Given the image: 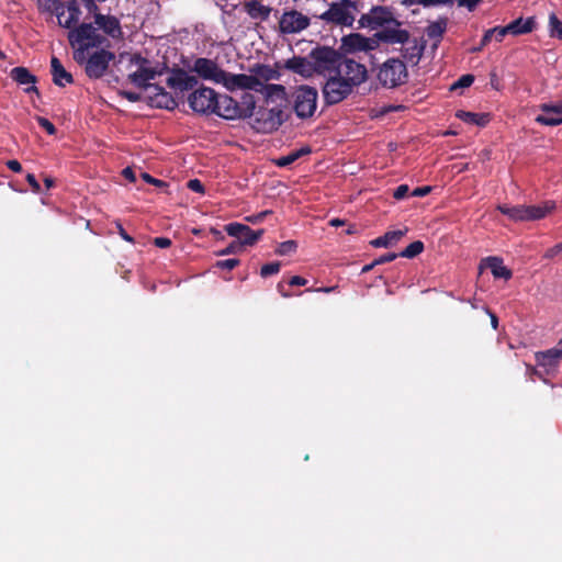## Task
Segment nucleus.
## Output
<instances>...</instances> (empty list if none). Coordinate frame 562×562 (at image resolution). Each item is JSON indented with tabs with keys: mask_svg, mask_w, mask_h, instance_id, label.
I'll use <instances>...</instances> for the list:
<instances>
[{
	"mask_svg": "<svg viewBox=\"0 0 562 562\" xmlns=\"http://www.w3.org/2000/svg\"><path fill=\"white\" fill-rule=\"evenodd\" d=\"M554 209V201H546L541 205H527V221L541 220L551 213Z\"/></svg>",
	"mask_w": 562,
	"mask_h": 562,
	"instance_id": "7c9ffc66",
	"label": "nucleus"
},
{
	"mask_svg": "<svg viewBox=\"0 0 562 562\" xmlns=\"http://www.w3.org/2000/svg\"><path fill=\"white\" fill-rule=\"evenodd\" d=\"M307 283L306 279L302 278V277H299V276H294L290 279L289 281V284L290 285H297V286H303Z\"/></svg>",
	"mask_w": 562,
	"mask_h": 562,
	"instance_id": "e2e57ef3",
	"label": "nucleus"
},
{
	"mask_svg": "<svg viewBox=\"0 0 562 562\" xmlns=\"http://www.w3.org/2000/svg\"><path fill=\"white\" fill-rule=\"evenodd\" d=\"M280 271V263L279 262H270L266 263L260 269V276L262 278H268L272 274H277Z\"/></svg>",
	"mask_w": 562,
	"mask_h": 562,
	"instance_id": "ea45409f",
	"label": "nucleus"
},
{
	"mask_svg": "<svg viewBox=\"0 0 562 562\" xmlns=\"http://www.w3.org/2000/svg\"><path fill=\"white\" fill-rule=\"evenodd\" d=\"M255 108L256 101L251 93H244L240 102L227 94H217L214 113L226 120L246 119L251 116Z\"/></svg>",
	"mask_w": 562,
	"mask_h": 562,
	"instance_id": "7ed1b4c3",
	"label": "nucleus"
},
{
	"mask_svg": "<svg viewBox=\"0 0 562 562\" xmlns=\"http://www.w3.org/2000/svg\"><path fill=\"white\" fill-rule=\"evenodd\" d=\"M132 61H134L138 68L128 75L131 82L138 88L151 89L154 85H150L149 81L155 79L158 72L150 67L147 59L142 58L140 56H134Z\"/></svg>",
	"mask_w": 562,
	"mask_h": 562,
	"instance_id": "2eb2a0df",
	"label": "nucleus"
},
{
	"mask_svg": "<svg viewBox=\"0 0 562 562\" xmlns=\"http://www.w3.org/2000/svg\"><path fill=\"white\" fill-rule=\"evenodd\" d=\"M116 225V228H117V233L119 235L125 240V241H128V243H134V239L132 236H130L125 229L123 228L122 224L120 222H116L115 223Z\"/></svg>",
	"mask_w": 562,
	"mask_h": 562,
	"instance_id": "13d9d810",
	"label": "nucleus"
},
{
	"mask_svg": "<svg viewBox=\"0 0 562 562\" xmlns=\"http://www.w3.org/2000/svg\"><path fill=\"white\" fill-rule=\"evenodd\" d=\"M38 124L49 134V135H54L56 133V128L54 126V124L48 121L47 119L43 117V116H37L36 117Z\"/></svg>",
	"mask_w": 562,
	"mask_h": 562,
	"instance_id": "49530a36",
	"label": "nucleus"
},
{
	"mask_svg": "<svg viewBox=\"0 0 562 562\" xmlns=\"http://www.w3.org/2000/svg\"><path fill=\"white\" fill-rule=\"evenodd\" d=\"M482 0H460L459 7H465L469 11H473Z\"/></svg>",
	"mask_w": 562,
	"mask_h": 562,
	"instance_id": "4d7b16f0",
	"label": "nucleus"
},
{
	"mask_svg": "<svg viewBox=\"0 0 562 562\" xmlns=\"http://www.w3.org/2000/svg\"><path fill=\"white\" fill-rule=\"evenodd\" d=\"M7 166L10 170L14 171V172H21L22 171V166L21 164L18 161V160H8L7 161Z\"/></svg>",
	"mask_w": 562,
	"mask_h": 562,
	"instance_id": "0e129e2a",
	"label": "nucleus"
},
{
	"mask_svg": "<svg viewBox=\"0 0 562 562\" xmlns=\"http://www.w3.org/2000/svg\"><path fill=\"white\" fill-rule=\"evenodd\" d=\"M407 228L405 229H398V231H390V232H386L383 236H380L373 240L370 241V244L373 246V247H384V248H387V247H391L393 246L394 244H396L406 233H407Z\"/></svg>",
	"mask_w": 562,
	"mask_h": 562,
	"instance_id": "c756f323",
	"label": "nucleus"
},
{
	"mask_svg": "<svg viewBox=\"0 0 562 562\" xmlns=\"http://www.w3.org/2000/svg\"><path fill=\"white\" fill-rule=\"evenodd\" d=\"M26 181L29 182L34 192H40L41 186L33 173L26 175Z\"/></svg>",
	"mask_w": 562,
	"mask_h": 562,
	"instance_id": "5fc2aeb1",
	"label": "nucleus"
},
{
	"mask_svg": "<svg viewBox=\"0 0 562 562\" xmlns=\"http://www.w3.org/2000/svg\"><path fill=\"white\" fill-rule=\"evenodd\" d=\"M494 33H492V29L487 30L481 40V47L486 46L492 41Z\"/></svg>",
	"mask_w": 562,
	"mask_h": 562,
	"instance_id": "69168bd1",
	"label": "nucleus"
},
{
	"mask_svg": "<svg viewBox=\"0 0 562 562\" xmlns=\"http://www.w3.org/2000/svg\"><path fill=\"white\" fill-rule=\"evenodd\" d=\"M114 58V54L103 47L95 49L93 53H86L83 60H75L77 64L85 66V71L89 78H100L106 71L110 61Z\"/></svg>",
	"mask_w": 562,
	"mask_h": 562,
	"instance_id": "6e6552de",
	"label": "nucleus"
},
{
	"mask_svg": "<svg viewBox=\"0 0 562 562\" xmlns=\"http://www.w3.org/2000/svg\"><path fill=\"white\" fill-rule=\"evenodd\" d=\"M310 57L313 59L315 72L330 77L337 75L342 56L333 48L321 47L312 50Z\"/></svg>",
	"mask_w": 562,
	"mask_h": 562,
	"instance_id": "1a4fd4ad",
	"label": "nucleus"
},
{
	"mask_svg": "<svg viewBox=\"0 0 562 562\" xmlns=\"http://www.w3.org/2000/svg\"><path fill=\"white\" fill-rule=\"evenodd\" d=\"M58 24L69 31L76 27L81 16V11L76 1H70L66 7L60 5L56 9Z\"/></svg>",
	"mask_w": 562,
	"mask_h": 562,
	"instance_id": "aec40b11",
	"label": "nucleus"
},
{
	"mask_svg": "<svg viewBox=\"0 0 562 562\" xmlns=\"http://www.w3.org/2000/svg\"><path fill=\"white\" fill-rule=\"evenodd\" d=\"M394 19L393 13L385 7H373L368 13H364L359 19L361 27L370 30H382L389 22Z\"/></svg>",
	"mask_w": 562,
	"mask_h": 562,
	"instance_id": "dca6fc26",
	"label": "nucleus"
},
{
	"mask_svg": "<svg viewBox=\"0 0 562 562\" xmlns=\"http://www.w3.org/2000/svg\"><path fill=\"white\" fill-rule=\"evenodd\" d=\"M122 175L125 179H127L131 182H134L136 179L133 169L130 167H126L125 169H123Z\"/></svg>",
	"mask_w": 562,
	"mask_h": 562,
	"instance_id": "338daca9",
	"label": "nucleus"
},
{
	"mask_svg": "<svg viewBox=\"0 0 562 562\" xmlns=\"http://www.w3.org/2000/svg\"><path fill=\"white\" fill-rule=\"evenodd\" d=\"M424 250V244L420 240L411 243L401 254L404 258H414Z\"/></svg>",
	"mask_w": 562,
	"mask_h": 562,
	"instance_id": "4c0bfd02",
	"label": "nucleus"
},
{
	"mask_svg": "<svg viewBox=\"0 0 562 562\" xmlns=\"http://www.w3.org/2000/svg\"><path fill=\"white\" fill-rule=\"evenodd\" d=\"M270 213H271V211H263V212H260V213H258L256 215L247 216L246 221H248L250 223H259Z\"/></svg>",
	"mask_w": 562,
	"mask_h": 562,
	"instance_id": "6e6d98bb",
	"label": "nucleus"
},
{
	"mask_svg": "<svg viewBox=\"0 0 562 562\" xmlns=\"http://www.w3.org/2000/svg\"><path fill=\"white\" fill-rule=\"evenodd\" d=\"M338 66L337 75L353 88L367 80V68L362 64L353 59L341 57Z\"/></svg>",
	"mask_w": 562,
	"mask_h": 562,
	"instance_id": "4468645a",
	"label": "nucleus"
},
{
	"mask_svg": "<svg viewBox=\"0 0 562 562\" xmlns=\"http://www.w3.org/2000/svg\"><path fill=\"white\" fill-rule=\"evenodd\" d=\"M189 70L199 78L215 85H222L228 91L237 90H258L260 83L257 79L248 77L246 74H231L221 68L216 60L198 57L189 66Z\"/></svg>",
	"mask_w": 562,
	"mask_h": 562,
	"instance_id": "f257e3e1",
	"label": "nucleus"
},
{
	"mask_svg": "<svg viewBox=\"0 0 562 562\" xmlns=\"http://www.w3.org/2000/svg\"><path fill=\"white\" fill-rule=\"evenodd\" d=\"M37 5L38 9L44 12L56 11V9L60 7L57 5V0H37Z\"/></svg>",
	"mask_w": 562,
	"mask_h": 562,
	"instance_id": "c03bdc74",
	"label": "nucleus"
},
{
	"mask_svg": "<svg viewBox=\"0 0 562 562\" xmlns=\"http://www.w3.org/2000/svg\"><path fill=\"white\" fill-rule=\"evenodd\" d=\"M473 81L474 77L472 75H463L451 86V90H457L459 88H468L473 83Z\"/></svg>",
	"mask_w": 562,
	"mask_h": 562,
	"instance_id": "37998d69",
	"label": "nucleus"
},
{
	"mask_svg": "<svg viewBox=\"0 0 562 562\" xmlns=\"http://www.w3.org/2000/svg\"><path fill=\"white\" fill-rule=\"evenodd\" d=\"M251 71L254 75H247L248 77H252L257 79V81L260 83V88L258 90H255L256 92H262L263 89H266V92L268 95H283L285 93V89L281 85H268L265 86V81L270 80H278L280 77V74L278 70L273 69L272 67L268 65H256Z\"/></svg>",
	"mask_w": 562,
	"mask_h": 562,
	"instance_id": "9b49d317",
	"label": "nucleus"
},
{
	"mask_svg": "<svg viewBox=\"0 0 562 562\" xmlns=\"http://www.w3.org/2000/svg\"><path fill=\"white\" fill-rule=\"evenodd\" d=\"M344 46L351 52H370L379 47L375 33L366 37L359 33L350 34L342 38Z\"/></svg>",
	"mask_w": 562,
	"mask_h": 562,
	"instance_id": "412c9836",
	"label": "nucleus"
},
{
	"mask_svg": "<svg viewBox=\"0 0 562 562\" xmlns=\"http://www.w3.org/2000/svg\"><path fill=\"white\" fill-rule=\"evenodd\" d=\"M247 11L252 18L267 19L270 9L263 5L259 0H251L247 3Z\"/></svg>",
	"mask_w": 562,
	"mask_h": 562,
	"instance_id": "c9c22d12",
	"label": "nucleus"
},
{
	"mask_svg": "<svg viewBox=\"0 0 562 562\" xmlns=\"http://www.w3.org/2000/svg\"><path fill=\"white\" fill-rule=\"evenodd\" d=\"M488 268L494 278L509 280L513 276L512 271L504 266L503 259L499 257H487L482 260L480 269Z\"/></svg>",
	"mask_w": 562,
	"mask_h": 562,
	"instance_id": "bb28decb",
	"label": "nucleus"
},
{
	"mask_svg": "<svg viewBox=\"0 0 562 562\" xmlns=\"http://www.w3.org/2000/svg\"><path fill=\"white\" fill-rule=\"evenodd\" d=\"M425 41L423 38L417 40H408V42L403 45L402 48V56L405 60L408 63H412L413 65H417L423 56V53L425 50Z\"/></svg>",
	"mask_w": 562,
	"mask_h": 562,
	"instance_id": "b1692460",
	"label": "nucleus"
},
{
	"mask_svg": "<svg viewBox=\"0 0 562 562\" xmlns=\"http://www.w3.org/2000/svg\"><path fill=\"white\" fill-rule=\"evenodd\" d=\"M94 25L98 31L102 30L108 36L114 40L122 37L120 21L114 15L95 13Z\"/></svg>",
	"mask_w": 562,
	"mask_h": 562,
	"instance_id": "5701e85b",
	"label": "nucleus"
},
{
	"mask_svg": "<svg viewBox=\"0 0 562 562\" xmlns=\"http://www.w3.org/2000/svg\"><path fill=\"white\" fill-rule=\"evenodd\" d=\"M240 245L239 244H236V243H232L231 245H228L225 249L221 250L220 251V255L221 256H225V255H229V254H235L237 252V250L239 249Z\"/></svg>",
	"mask_w": 562,
	"mask_h": 562,
	"instance_id": "052dcab7",
	"label": "nucleus"
},
{
	"mask_svg": "<svg viewBox=\"0 0 562 562\" xmlns=\"http://www.w3.org/2000/svg\"><path fill=\"white\" fill-rule=\"evenodd\" d=\"M407 68L400 58H389L378 71L379 82L386 88H395L406 82Z\"/></svg>",
	"mask_w": 562,
	"mask_h": 562,
	"instance_id": "423d86ee",
	"label": "nucleus"
},
{
	"mask_svg": "<svg viewBox=\"0 0 562 562\" xmlns=\"http://www.w3.org/2000/svg\"><path fill=\"white\" fill-rule=\"evenodd\" d=\"M562 105V100L558 102L542 103L540 110L544 114L538 115L535 121L546 126H558L562 124V112H558V108Z\"/></svg>",
	"mask_w": 562,
	"mask_h": 562,
	"instance_id": "4be33fe9",
	"label": "nucleus"
},
{
	"mask_svg": "<svg viewBox=\"0 0 562 562\" xmlns=\"http://www.w3.org/2000/svg\"><path fill=\"white\" fill-rule=\"evenodd\" d=\"M238 265H239V260L235 259V258L220 260L216 262V267H218L221 269H226V270H233Z\"/></svg>",
	"mask_w": 562,
	"mask_h": 562,
	"instance_id": "a18cd8bd",
	"label": "nucleus"
},
{
	"mask_svg": "<svg viewBox=\"0 0 562 562\" xmlns=\"http://www.w3.org/2000/svg\"><path fill=\"white\" fill-rule=\"evenodd\" d=\"M310 25L308 16L296 10L283 12L279 20L280 32L283 34L300 33Z\"/></svg>",
	"mask_w": 562,
	"mask_h": 562,
	"instance_id": "f3484780",
	"label": "nucleus"
},
{
	"mask_svg": "<svg viewBox=\"0 0 562 562\" xmlns=\"http://www.w3.org/2000/svg\"><path fill=\"white\" fill-rule=\"evenodd\" d=\"M431 191V188L430 187H419V188H416L413 192H412V195L414 196H425L427 195L429 192Z\"/></svg>",
	"mask_w": 562,
	"mask_h": 562,
	"instance_id": "680f3d73",
	"label": "nucleus"
},
{
	"mask_svg": "<svg viewBox=\"0 0 562 562\" xmlns=\"http://www.w3.org/2000/svg\"><path fill=\"white\" fill-rule=\"evenodd\" d=\"M226 233L239 239V245L252 246L263 235V229L252 231L249 226L240 223H229L225 226Z\"/></svg>",
	"mask_w": 562,
	"mask_h": 562,
	"instance_id": "a211bd4d",
	"label": "nucleus"
},
{
	"mask_svg": "<svg viewBox=\"0 0 562 562\" xmlns=\"http://www.w3.org/2000/svg\"><path fill=\"white\" fill-rule=\"evenodd\" d=\"M446 29H447V20L440 19L435 22H431L427 26L426 34L429 38H434L437 42H439L440 38L442 37L443 33L446 32Z\"/></svg>",
	"mask_w": 562,
	"mask_h": 562,
	"instance_id": "f704fd0d",
	"label": "nucleus"
},
{
	"mask_svg": "<svg viewBox=\"0 0 562 562\" xmlns=\"http://www.w3.org/2000/svg\"><path fill=\"white\" fill-rule=\"evenodd\" d=\"M562 356V350L559 346L549 350L538 352L536 355L537 363L541 367L555 366Z\"/></svg>",
	"mask_w": 562,
	"mask_h": 562,
	"instance_id": "2f4dec72",
	"label": "nucleus"
},
{
	"mask_svg": "<svg viewBox=\"0 0 562 562\" xmlns=\"http://www.w3.org/2000/svg\"><path fill=\"white\" fill-rule=\"evenodd\" d=\"M533 25H535V21L532 18H528L526 20L522 18H519V19L514 20L506 26L508 29L509 34L520 35V34H527V33L531 32L533 29Z\"/></svg>",
	"mask_w": 562,
	"mask_h": 562,
	"instance_id": "473e14b6",
	"label": "nucleus"
},
{
	"mask_svg": "<svg viewBox=\"0 0 562 562\" xmlns=\"http://www.w3.org/2000/svg\"><path fill=\"white\" fill-rule=\"evenodd\" d=\"M50 72L53 82L58 87H65L74 81L72 75L65 69L60 60L55 56L50 59Z\"/></svg>",
	"mask_w": 562,
	"mask_h": 562,
	"instance_id": "cd10ccee",
	"label": "nucleus"
},
{
	"mask_svg": "<svg viewBox=\"0 0 562 562\" xmlns=\"http://www.w3.org/2000/svg\"><path fill=\"white\" fill-rule=\"evenodd\" d=\"M397 256H398L397 254L390 252V254L383 255V256L379 257L378 259H375L374 263H376V266H378V265H382L385 262H391L394 259H396Z\"/></svg>",
	"mask_w": 562,
	"mask_h": 562,
	"instance_id": "603ef678",
	"label": "nucleus"
},
{
	"mask_svg": "<svg viewBox=\"0 0 562 562\" xmlns=\"http://www.w3.org/2000/svg\"><path fill=\"white\" fill-rule=\"evenodd\" d=\"M217 93L209 87L194 90L188 98L190 108L201 114L214 113Z\"/></svg>",
	"mask_w": 562,
	"mask_h": 562,
	"instance_id": "f8f14e48",
	"label": "nucleus"
},
{
	"mask_svg": "<svg viewBox=\"0 0 562 562\" xmlns=\"http://www.w3.org/2000/svg\"><path fill=\"white\" fill-rule=\"evenodd\" d=\"M375 36L378 40V45L380 42L389 45H405L408 42L411 34L406 29L403 27V23L394 18L382 30H379L375 33Z\"/></svg>",
	"mask_w": 562,
	"mask_h": 562,
	"instance_id": "ddd939ff",
	"label": "nucleus"
},
{
	"mask_svg": "<svg viewBox=\"0 0 562 562\" xmlns=\"http://www.w3.org/2000/svg\"><path fill=\"white\" fill-rule=\"evenodd\" d=\"M492 33H494V38L497 42H502L503 38L509 34L507 26H495L492 29Z\"/></svg>",
	"mask_w": 562,
	"mask_h": 562,
	"instance_id": "de8ad7c7",
	"label": "nucleus"
},
{
	"mask_svg": "<svg viewBox=\"0 0 562 562\" xmlns=\"http://www.w3.org/2000/svg\"><path fill=\"white\" fill-rule=\"evenodd\" d=\"M250 119L251 127L258 133H271L277 131L284 121V113L280 106L254 110Z\"/></svg>",
	"mask_w": 562,
	"mask_h": 562,
	"instance_id": "20e7f679",
	"label": "nucleus"
},
{
	"mask_svg": "<svg viewBox=\"0 0 562 562\" xmlns=\"http://www.w3.org/2000/svg\"><path fill=\"white\" fill-rule=\"evenodd\" d=\"M527 205L512 206V220L513 221H527Z\"/></svg>",
	"mask_w": 562,
	"mask_h": 562,
	"instance_id": "a19ab883",
	"label": "nucleus"
},
{
	"mask_svg": "<svg viewBox=\"0 0 562 562\" xmlns=\"http://www.w3.org/2000/svg\"><path fill=\"white\" fill-rule=\"evenodd\" d=\"M122 95L131 102H136L139 100V95L135 92L124 91L122 92Z\"/></svg>",
	"mask_w": 562,
	"mask_h": 562,
	"instance_id": "774afa93",
	"label": "nucleus"
},
{
	"mask_svg": "<svg viewBox=\"0 0 562 562\" xmlns=\"http://www.w3.org/2000/svg\"><path fill=\"white\" fill-rule=\"evenodd\" d=\"M68 42L72 48L75 60H83L85 54L91 49H98L106 44V37L103 36L94 23H80L68 32Z\"/></svg>",
	"mask_w": 562,
	"mask_h": 562,
	"instance_id": "f03ea898",
	"label": "nucleus"
},
{
	"mask_svg": "<svg viewBox=\"0 0 562 562\" xmlns=\"http://www.w3.org/2000/svg\"><path fill=\"white\" fill-rule=\"evenodd\" d=\"M457 117L465 123L477 125V126H485L490 122V115L484 114V113L458 111Z\"/></svg>",
	"mask_w": 562,
	"mask_h": 562,
	"instance_id": "72a5a7b5",
	"label": "nucleus"
},
{
	"mask_svg": "<svg viewBox=\"0 0 562 562\" xmlns=\"http://www.w3.org/2000/svg\"><path fill=\"white\" fill-rule=\"evenodd\" d=\"M308 153H310L308 148H302L301 150L290 153L289 155L280 157L277 160V165L280 167L289 166V165L293 164L296 159H299L301 157V155L308 154Z\"/></svg>",
	"mask_w": 562,
	"mask_h": 562,
	"instance_id": "e433bc0d",
	"label": "nucleus"
},
{
	"mask_svg": "<svg viewBox=\"0 0 562 562\" xmlns=\"http://www.w3.org/2000/svg\"><path fill=\"white\" fill-rule=\"evenodd\" d=\"M352 89L353 87L339 75L327 77L323 87L324 100L329 105L337 104L345 100L352 92Z\"/></svg>",
	"mask_w": 562,
	"mask_h": 562,
	"instance_id": "9d476101",
	"label": "nucleus"
},
{
	"mask_svg": "<svg viewBox=\"0 0 562 562\" xmlns=\"http://www.w3.org/2000/svg\"><path fill=\"white\" fill-rule=\"evenodd\" d=\"M296 249V243L294 240H286L279 245L277 248V254L280 256H284L293 252Z\"/></svg>",
	"mask_w": 562,
	"mask_h": 562,
	"instance_id": "79ce46f5",
	"label": "nucleus"
},
{
	"mask_svg": "<svg viewBox=\"0 0 562 562\" xmlns=\"http://www.w3.org/2000/svg\"><path fill=\"white\" fill-rule=\"evenodd\" d=\"M549 32L551 37L562 38V22L554 14L549 18Z\"/></svg>",
	"mask_w": 562,
	"mask_h": 562,
	"instance_id": "58836bf2",
	"label": "nucleus"
},
{
	"mask_svg": "<svg viewBox=\"0 0 562 562\" xmlns=\"http://www.w3.org/2000/svg\"><path fill=\"white\" fill-rule=\"evenodd\" d=\"M154 244L159 248H168L171 245V240L167 237H156Z\"/></svg>",
	"mask_w": 562,
	"mask_h": 562,
	"instance_id": "bf43d9fd",
	"label": "nucleus"
},
{
	"mask_svg": "<svg viewBox=\"0 0 562 562\" xmlns=\"http://www.w3.org/2000/svg\"><path fill=\"white\" fill-rule=\"evenodd\" d=\"M317 90L308 87L301 86L293 93V110L297 117L304 120L314 115L317 109Z\"/></svg>",
	"mask_w": 562,
	"mask_h": 562,
	"instance_id": "0eeeda50",
	"label": "nucleus"
},
{
	"mask_svg": "<svg viewBox=\"0 0 562 562\" xmlns=\"http://www.w3.org/2000/svg\"><path fill=\"white\" fill-rule=\"evenodd\" d=\"M149 98L151 104L160 109L173 110L177 106L176 99L162 87L156 85L153 86Z\"/></svg>",
	"mask_w": 562,
	"mask_h": 562,
	"instance_id": "393cba45",
	"label": "nucleus"
},
{
	"mask_svg": "<svg viewBox=\"0 0 562 562\" xmlns=\"http://www.w3.org/2000/svg\"><path fill=\"white\" fill-rule=\"evenodd\" d=\"M561 251H562V243L557 244L555 246L549 248L546 251L543 257L547 259H551V258L555 257L557 255H559Z\"/></svg>",
	"mask_w": 562,
	"mask_h": 562,
	"instance_id": "3c124183",
	"label": "nucleus"
},
{
	"mask_svg": "<svg viewBox=\"0 0 562 562\" xmlns=\"http://www.w3.org/2000/svg\"><path fill=\"white\" fill-rule=\"evenodd\" d=\"M408 190H409V189H408V186H407V184H401V186H398V187L394 190V192H393V196H394V199H396V200H401V199L405 198V196L407 195V193H408Z\"/></svg>",
	"mask_w": 562,
	"mask_h": 562,
	"instance_id": "8fccbe9b",
	"label": "nucleus"
},
{
	"mask_svg": "<svg viewBox=\"0 0 562 562\" xmlns=\"http://www.w3.org/2000/svg\"><path fill=\"white\" fill-rule=\"evenodd\" d=\"M285 67L304 78L312 77L315 74V67L311 57L310 59L304 57H293L286 60Z\"/></svg>",
	"mask_w": 562,
	"mask_h": 562,
	"instance_id": "a878e982",
	"label": "nucleus"
},
{
	"mask_svg": "<svg viewBox=\"0 0 562 562\" xmlns=\"http://www.w3.org/2000/svg\"><path fill=\"white\" fill-rule=\"evenodd\" d=\"M167 85L175 91L184 92L193 89L198 85V79L184 69L175 68L167 77Z\"/></svg>",
	"mask_w": 562,
	"mask_h": 562,
	"instance_id": "6ab92c4d",
	"label": "nucleus"
},
{
	"mask_svg": "<svg viewBox=\"0 0 562 562\" xmlns=\"http://www.w3.org/2000/svg\"><path fill=\"white\" fill-rule=\"evenodd\" d=\"M188 188L194 192L203 193L204 187L199 179H191L188 181Z\"/></svg>",
	"mask_w": 562,
	"mask_h": 562,
	"instance_id": "09e8293b",
	"label": "nucleus"
},
{
	"mask_svg": "<svg viewBox=\"0 0 562 562\" xmlns=\"http://www.w3.org/2000/svg\"><path fill=\"white\" fill-rule=\"evenodd\" d=\"M10 76L19 85L29 86L27 88H25L26 92H37V88L35 87L36 77L32 75L27 68L15 67L11 70Z\"/></svg>",
	"mask_w": 562,
	"mask_h": 562,
	"instance_id": "c85d7f7f",
	"label": "nucleus"
},
{
	"mask_svg": "<svg viewBox=\"0 0 562 562\" xmlns=\"http://www.w3.org/2000/svg\"><path fill=\"white\" fill-rule=\"evenodd\" d=\"M356 1L338 0L330 3L329 8L319 15V19L339 26H351L356 20Z\"/></svg>",
	"mask_w": 562,
	"mask_h": 562,
	"instance_id": "39448f33",
	"label": "nucleus"
},
{
	"mask_svg": "<svg viewBox=\"0 0 562 562\" xmlns=\"http://www.w3.org/2000/svg\"><path fill=\"white\" fill-rule=\"evenodd\" d=\"M142 178L148 182V183H151L156 187H166V183L159 179H156V178H153L150 175L146 173V172H143L142 173Z\"/></svg>",
	"mask_w": 562,
	"mask_h": 562,
	"instance_id": "864d4df0",
	"label": "nucleus"
}]
</instances>
